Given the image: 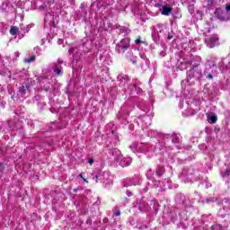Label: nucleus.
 Returning <instances> with one entry per match:
<instances>
[{
  "label": "nucleus",
  "mask_w": 230,
  "mask_h": 230,
  "mask_svg": "<svg viewBox=\"0 0 230 230\" xmlns=\"http://www.w3.org/2000/svg\"><path fill=\"white\" fill-rule=\"evenodd\" d=\"M95 179H98V175L95 176Z\"/></svg>",
  "instance_id": "nucleus-28"
},
{
  "label": "nucleus",
  "mask_w": 230,
  "mask_h": 230,
  "mask_svg": "<svg viewBox=\"0 0 230 230\" xmlns=\"http://www.w3.org/2000/svg\"><path fill=\"white\" fill-rule=\"evenodd\" d=\"M206 78H208V80H213V74L208 73Z\"/></svg>",
  "instance_id": "nucleus-15"
},
{
  "label": "nucleus",
  "mask_w": 230,
  "mask_h": 230,
  "mask_svg": "<svg viewBox=\"0 0 230 230\" xmlns=\"http://www.w3.org/2000/svg\"><path fill=\"white\" fill-rule=\"evenodd\" d=\"M119 215H121V212H119V211H117V212L114 213L115 217H119Z\"/></svg>",
  "instance_id": "nucleus-21"
},
{
  "label": "nucleus",
  "mask_w": 230,
  "mask_h": 230,
  "mask_svg": "<svg viewBox=\"0 0 230 230\" xmlns=\"http://www.w3.org/2000/svg\"><path fill=\"white\" fill-rule=\"evenodd\" d=\"M217 119H218L217 118V115H215V114L209 115L208 117V123H211V124L217 123Z\"/></svg>",
  "instance_id": "nucleus-6"
},
{
  "label": "nucleus",
  "mask_w": 230,
  "mask_h": 230,
  "mask_svg": "<svg viewBox=\"0 0 230 230\" xmlns=\"http://www.w3.org/2000/svg\"><path fill=\"white\" fill-rule=\"evenodd\" d=\"M73 191L74 193H78V189H74Z\"/></svg>",
  "instance_id": "nucleus-24"
},
{
  "label": "nucleus",
  "mask_w": 230,
  "mask_h": 230,
  "mask_svg": "<svg viewBox=\"0 0 230 230\" xmlns=\"http://www.w3.org/2000/svg\"><path fill=\"white\" fill-rule=\"evenodd\" d=\"M186 64L191 65V61H187Z\"/></svg>",
  "instance_id": "nucleus-26"
},
{
  "label": "nucleus",
  "mask_w": 230,
  "mask_h": 230,
  "mask_svg": "<svg viewBox=\"0 0 230 230\" xmlns=\"http://www.w3.org/2000/svg\"><path fill=\"white\" fill-rule=\"evenodd\" d=\"M0 172H4V164H0Z\"/></svg>",
  "instance_id": "nucleus-17"
},
{
  "label": "nucleus",
  "mask_w": 230,
  "mask_h": 230,
  "mask_svg": "<svg viewBox=\"0 0 230 230\" xmlns=\"http://www.w3.org/2000/svg\"><path fill=\"white\" fill-rule=\"evenodd\" d=\"M10 34L14 36L17 35V33H19V27L17 26H12L10 31H9Z\"/></svg>",
  "instance_id": "nucleus-7"
},
{
  "label": "nucleus",
  "mask_w": 230,
  "mask_h": 230,
  "mask_svg": "<svg viewBox=\"0 0 230 230\" xmlns=\"http://www.w3.org/2000/svg\"><path fill=\"white\" fill-rule=\"evenodd\" d=\"M164 169H163L162 167H160L156 170V175L161 176V175H164Z\"/></svg>",
  "instance_id": "nucleus-11"
},
{
  "label": "nucleus",
  "mask_w": 230,
  "mask_h": 230,
  "mask_svg": "<svg viewBox=\"0 0 230 230\" xmlns=\"http://www.w3.org/2000/svg\"><path fill=\"white\" fill-rule=\"evenodd\" d=\"M215 15L219 21H227V19L226 18V15H227V12L222 9H216Z\"/></svg>",
  "instance_id": "nucleus-3"
},
{
  "label": "nucleus",
  "mask_w": 230,
  "mask_h": 230,
  "mask_svg": "<svg viewBox=\"0 0 230 230\" xmlns=\"http://www.w3.org/2000/svg\"><path fill=\"white\" fill-rule=\"evenodd\" d=\"M198 66H199V64L192 65L190 71H193L195 69V67H197Z\"/></svg>",
  "instance_id": "nucleus-20"
},
{
  "label": "nucleus",
  "mask_w": 230,
  "mask_h": 230,
  "mask_svg": "<svg viewBox=\"0 0 230 230\" xmlns=\"http://www.w3.org/2000/svg\"><path fill=\"white\" fill-rule=\"evenodd\" d=\"M126 58L129 62H132V64H136V58L134 57V52L132 51L128 52Z\"/></svg>",
  "instance_id": "nucleus-5"
},
{
  "label": "nucleus",
  "mask_w": 230,
  "mask_h": 230,
  "mask_svg": "<svg viewBox=\"0 0 230 230\" xmlns=\"http://www.w3.org/2000/svg\"><path fill=\"white\" fill-rule=\"evenodd\" d=\"M35 56H31V58L24 59L25 64H31V62H34Z\"/></svg>",
  "instance_id": "nucleus-10"
},
{
  "label": "nucleus",
  "mask_w": 230,
  "mask_h": 230,
  "mask_svg": "<svg viewBox=\"0 0 230 230\" xmlns=\"http://www.w3.org/2000/svg\"><path fill=\"white\" fill-rule=\"evenodd\" d=\"M204 41L208 48H209L210 49L213 48H217V46H220V43L218 42V35L217 34L206 38Z\"/></svg>",
  "instance_id": "nucleus-2"
},
{
  "label": "nucleus",
  "mask_w": 230,
  "mask_h": 230,
  "mask_svg": "<svg viewBox=\"0 0 230 230\" xmlns=\"http://www.w3.org/2000/svg\"><path fill=\"white\" fill-rule=\"evenodd\" d=\"M226 12H230V4L226 7Z\"/></svg>",
  "instance_id": "nucleus-22"
},
{
  "label": "nucleus",
  "mask_w": 230,
  "mask_h": 230,
  "mask_svg": "<svg viewBox=\"0 0 230 230\" xmlns=\"http://www.w3.org/2000/svg\"><path fill=\"white\" fill-rule=\"evenodd\" d=\"M83 181H84V182H86V184H89V181H87V179L83 178Z\"/></svg>",
  "instance_id": "nucleus-23"
},
{
  "label": "nucleus",
  "mask_w": 230,
  "mask_h": 230,
  "mask_svg": "<svg viewBox=\"0 0 230 230\" xmlns=\"http://www.w3.org/2000/svg\"><path fill=\"white\" fill-rule=\"evenodd\" d=\"M222 229V226L220 225H213L211 226V230H220Z\"/></svg>",
  "instance_id": "nucleus-13"
},
{
  "label": "nucleus",
  "mask_w": 230,
  "mask_h": 230,
  "mask_svg": "<svg viewBox=\"0 0 230 230\" xmlns=\"http://www.w3.org/2000/svg\"><path fill=\"white\" fill-rule=\"evenodd\" d=\"M208 66L209 67H215L217 66V58H211L208 60Z\"/></svg>",
  "instance_id": "nucleus-8"
},
{
  "label": "nucleus",
  "mask_w": 230,
  "mask_h": 230,
  "mask_svg": "<svg viewBox=\"0 0 230 230\" xmlns=\"http://www.w3.org/2000/svg\"><path fill=\"white\" fill-rule=\"evenodd\" d=\"M130 48V39H122L116 46L118 53H125Z\"/></svg>",
  "instance_id": "nucleus-1"
},
{
  "label": "nucleus",
  "mask_w": 230,
  "mask_h": 230,
  "mask_svg": "<svg viewBox=\"0 0 230 230\" xmlns=\"http://www.w3.org/2000/svg\"><path fill=\"white\" fill-rule=\"evenodd\" d=\"M162 55H163V57H164L165 53H164V52H162Z\"/></svg>",
  "instance_id": "nucleus-27"
},
{
  "label": "nucleus",
  "mask_w": 230,
  "mask_h": 230,
  "mask_svg": "<svg viewBox=\"0 0 230 230\" xmlns=\"http://www.w3.org/2000/svg\"><path fill=\"white\" fill-rule=\"evenodd\" d=\"M93 163H94V159H93V158L88 159V164H93Z\"/></svg>",
  "instance_id": "nucleus-19"
},
{
  "label": "nucleus",
  "mask_w": 230,
  "mask_h": 230,
  "mask_svg": "<svg viewBox=\"0 0 230 230\" xmlns=\"http://www.w3.org/2000/svg\"><path fill=\"white\" fill-rule=\"evenodd\" d=\"M27 89H28V86H22V87H20L19 91H20V93H22V94H25Z\"/></svg>",
  "instance_id": "nucleus-12"
},
{
  "label": "nucleus",
  "mask_w": 230,
  "mask_h": 230,
  "mask_svg": "<svg viewBox=\"0 0 230 230\" xmlns=\"http://www.w3.org/2000/svg\"><path fill=\"white\" fill-rule=\"evenodd\" d=\"M224 177H229L230 175V170L229 169H226V171L223 172Z\"/></svg>",
  "instance_id": "nucleus-14"
},
{
  "label": "nucleus",
  "mask_w": 230,
  "mask_h": 230,
  "mask_svg": "<svg viewBox=\"0 0 230 230\" xmlns=\"http://www.w3.org/2000/svg\"><path fill=\"white\" fill-rule=\"evenodd\" d=\"M172 10H173L172 7L164 5L163 11H162V15H170V13H172Z\"/></svg>",
  "instance_id": "nucleus-4"
},
{
  "label": "nucleus",
  "mask_w": 230,
  "mask_h": 230,
  "mask_svg": "<svg viewBox=\"0 0 230 230\" xmlns=\"http://www.w3.org/2000/svg\"><path fill=\"white\" fill-rule=\"evenodd\" d=\"M136 44H143V41L141 40V37H139L138 39H137L135 40Z\"/></svg>",
  "instance_id": "nucleus-16"
},
{
  "label": "nucleus",
  "mask_w": 230,
  "mask_h": 230,
  "mask_svg": "<svg viewBox=\"0 0 230 230\" xmlns=\"http://www.w3.org/2000/svg\"><path fill=\"white\" fill-rule=\"evenodd\" d=\"M54 73L58 75H60V74L62 73V66H55L54 67Z\"/></svg>",
  "instance_id": "nucleus-9"
},
{
  "label": "nucleus",
  "mask_w": 230,
  "mask_h": 230,
  "mask_svg": "<svg viewBox=\"0 0 230 230\" xmlns=\"http://www.w3.org/2000/svg\"><path fill=\"white\" fill-rule=\"evenodd\" d=\"M167 39L168 40H172V39H173V35H172V33H168Z\"/></svg>",
  "instance_id": "nucleus-18"
},
{
  "label": "nucleus",
  "mask_w": 230,
  "mask_h": 230,
  "mask_svg": "<svg viewBox=\"0 0 230 230\" xmlns=\"http://www.w3.org/2000/svg\"><path fill=\"white\" fill-rule=\"evenodd\" d=\"M80 179H84V175L82 173L79 174Z\"/></svg>",
  "instance_id": "nucleus-25"
}]
</instances>
